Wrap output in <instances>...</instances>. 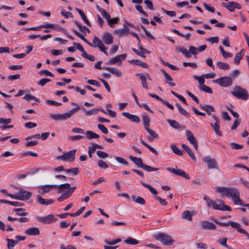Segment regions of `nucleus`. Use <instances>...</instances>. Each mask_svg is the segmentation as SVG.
<instances>
[{
	"instance_id": "1",
	"label": "nucleus",
	"mask_w": 249,
	"mask_h": 249,
	"mask_svg": "<svg viewBox=\"0 0 249 249\" xmlns=\"http://www.w3.org/2000/svg\"><path fill=\"white\" fill-rule=\"evenodd\" d=\"M216 192L222 196L231 197L234 204L248 207L249 210V204H245L243 200L240 198V193L236 188L219 187L216 189Z\"/></svg>"
},
{
	"instance_id": "2",
	"label": "nucleus",
	"mask_w": 249,
	"mask_h": 249,
	"mask_svg": "<svg viewBox=\"0 0 249 249\" xmlns=\"http://www.w3.org/2000/svg\"><path fill=\"white\" fill-rule=\"evenodd\" d=\"M204 199L206 201L208 207H212L214 210H221V211H231V207L224 204L223 200H219V201L221 203L220 204H217L215 201L211 200L209 197L205 196L204 197Z\"/></svg>"
},
{
	"instance_id": "3",
	"label": "nucleus",
	"mask_w": 249,
	"mask_h": 249,
	"mask_svg": "<svg viewBox=\"0 0 249 249\" xmlns=\"http://www.w3.org/2000/svg\"><path fill=\"white\" fill-rule=\"evenodd\" d=\"M81 108V107H80L77 106L76 107L71 109L69 111L65 113L50 114L49 115V117L56 121L65 120L71 118L75 112Z\"/></svg>"
},
{
	"instance_id": "4",
	"label": "nucleus",
	"mask_w": 249,
	"mask_h": 249,
	"mask_svg": "<svg viewBox=\"0 0 249 249\" xmlns=\"http://www.w3.org/2000/svg\"><path fill=\"white\" fill-rule=\"evenodd\" d=\"M231 94L239 99L245 100L249 98L248 91L239 86H236L233 88L231 91Z\"/></svg>"
},
{
	"instance_id": "5",
	"label": "nucleus",
	"mask_w": 249,
	"mask_h": 249,
	"mask_svg": "<svg viewBox=\"0 0 249 249\" xmlns=\"http://www.w3.org/2000/svg\"><path fill=\"white\" fill-rule=\"evenodd\" d=\"M154 238L165 245H172L174 242L171 236L164 232H160L154 235Z\"/></svg>"
},
{
	"instance_id": "6",
	"label": "nucleus",
	"mask_w": 249,
	"mask_h": 249,
	"mask_svg": "<svg viewBox=\"0 0 249 249\" xmlns=\"http://www.w3.org/2000/svg\"><path fill=\"white\" fill-rule=\"evenodd\" d=\"M213 221L216 224L223 227H228L231 226L232 228L237 229L238 232L243 234H247V232L243 229L240 228L241 225L239 223L234 222L230 221L228 222H222L213 219Z\"/></svg>"
},
{
	"instance_id": "7",
	"label": "nucleus",
	"mask_w": 249,
	"mask_h": 249,
	"mask_svg": "<svg viewBox=\"0 0 249 249\" xmlns=\"http://www.w3.org/2000/svg\"><path fill=\"white\" fill-rule=\"evenodd\" d=\"M76 149H73L70 151L61 156H58L56 157L57 160H62L64 161H73L74 160Z\"/></svg>"
},
{
	"instance_id": "8",
	"label": "nucleus",
	"mask_w": 249,
	"mask_h": 249,
	"mask_svg": "<svg viewBox=\"0 0 249 249\" xmlns=\"http://www.w3.org/2000/svg\"><path fill=\"white\" fill-rule=\"evenodd\" d=\"M213 83L218 84L222 87L231 86L232 84V80L230 77L223 76L213 81Z\"/></svg>"
},
{
	"instance_id": "9",
	"label": "nucleus",
	"mask_w": 249,
	"mask_h": 249,
	"mask_svg": "<svg viewBox=\"0 0 249 249\" xmlns=\"http://www.w3.org/2000/svg\"><path fill=\"white\" fill-rule=\"evenodd\" d=\"M91 47H98L100 51L104 54L107 55V52L106 51L107 48L106 47L102 41L96 36L93 37Z\"/></svg>"
},
{
	"instance_id": "10",
	"label": "nucleus",
	"mask_w": 249,
	"mask_h": 249,
	"mask_svg": "<svg viewBox=\"0 0 249 249\" xmlns=\"http://www.w3.org/2000/svg\"><path fill=\"white\" fill-rule=\"evenodd\" d=\"M14 188L20 190V191L18 192V196L19 198V200H27L29 199L32 196L31 192L25 190H22L19 187L14 186Z\"/></svg>"
},
{
	"instance_id": "11",
	"label": "nucleus",
	"mask_w": 249,
	"mask_h": 249,
	"mask_svg": "<svg viewBox=\"0 0 249 249\" xmlns=\"http://www.w3.org/2000/svg\"><path fill=\"white\" fill-rule=\"evenodd\" d=\"M166 170L172 173H174L178 176L182 177L185 178L186 179H189V176L186 173V172L181 169H178L177 167L176 166V168H171V167H168L166 168Z\"/></svg>"
},
{
	"instance_id": "12",
	"label": "nucleus",
	"mask_w": 249,
	"mask_h": 249,
	"mask_svg": "<svg viewBox=\"0 0 249 249\" xmlns=\"http://www.w3.org/2000/svg\"><path fill=\"white\" fill-rule=\"evenodd\" d=\"M222 5L231 12L234 11L235 9H240L241 8L240 4L233 1H230L228 3L222 2Z\"/></svg>"
},
{
	"instance_id": "13",
	"label": "nucleus",
	"mask_w": 249,
	"mask_h": 249,
	"mask_svg": "<svg viewBox=\"0 0 249 249\" xmlns=\"http://www.w3.org/2000/svg\"><path fill=\"white\" fill-rule=\"evenodd\" d=\"M203 161L207 163L208 167L210 169L217 168V162L214 159H211L210 156H207L202 159Z\"/></svg>"
},
{
	"instance_id": "14",
	"label": "nucleus",
	"mask_w": 249,
	"mask_h": 249,
	"mask_svg": "<svg viewBox=\"0 0 249 249\" xmlns=\"http://www.w3.org/2000/svg\"><path fill=\"white\" fill-rule=\"evenodd\" d=\"M126 53L117 55L114 58L110 59L108 64L110 65L117 64L118 65L120 66L122 64V60H124L126 58Z\"/></svg>"
},
{
	"instance_id": "15",
	"label": "nucleus",
	"mask_w": 249,
	"mask_h": 249,
	"mask_svg": "<svg viewBox=\"0 0 249 249\" xmlns=\"http://www.w3.org/2000/svg\"><path fill=\"white\" fill-rule=\"evenodd\" d=\"M202 229L207 230H215L216 229V225L208 221L203 220L200 223Z\"/></svg>"
},
{
	"instance_id": "16",
	"label": "nucleus",
	"mask_w": 249,
	"mask_h": 249,
	"mask_svg": "<svg viewBox=\"0 0 249 249\" xmlns=\"http://www.w3.org/2000/svg\"><path fill=\"white\" fill-rule=\"evenodd\" d=\"M37 220L43 223L50 224L53 221H56L57 219L55 218L53 214H49L45 217H37Z\"/></svg>"
},
{
	"instance_id": "17",
	"label": "nucleus",
	"mask_w": 249,
	"mask_h": 249,
	"mask_svg": "<svg viewBox=\"0 0 249 249\" xmlns=\"http://www.w3.org/2000/svg\"><path fill=\"white\" fill-rule=\"evenodd\" d=\"M56 188H57V185H45L39 188L38 192L40 194L43 195L49 193L52 189Z\"/></svg>"
},
{
	"instance_id": "18",
	"label": "nucleus",
	"mask_w": 249,
	"mask_h": 249,
	"mask_svg": "<svg viewBox=\"0 0 249 249\" xmlns=\"http://www.w3.org/2000/svg\"><path fill=\"white\" fill-rule=\"evenodd\" d=\"M122 114L123 116L126 117L130 121L135 123L138 124L140 122V119L138 116L132 115L126 112H124L122 113Z\"/></svg>"
},
{
	"instance_id": "19",
	"label": "nucleus",
	"mask_w": 249,
	"mask_h": 249,
	"mask_svg": "<svg viewBox=\"0 0 249 249\" xmlns=\"http://www.w3.org/2000/svg\"><path fill=\"white\" fill-rule=\"evenodd\" d=\"M102 39L106 44L110 45L113 43V36L110 33H105L103 35Z\"/></svg>"
},
{
	"instance_id": "20",
	"label": "nucleus",
	"mask_w": 249,
	"mask_h": 249,
	"mask_svg": "<svg viewBox=\"0 0 249 249\" xmlns=\"http://www.w3.org/2000/svg\"><path fill=\"white\" fill-rule=\"evenodd\" d=\"M25 233L29 236L37 235L39 234L40 231L38 228L33 227L26 229Z\"/></svg>"
},
{
	"instance_id": "21",
	"label": "nucleus",
	"mask_w": 249,
	"mask_h": 249,
	"mask_svg": "<svg viewBox=\"0 0 249 249\" xmlns=\"http://www.w3.org/2000/svg\"><path fill=\"white\" fill-rule=\"evenodd\" d=\"M38 202L41 205H49L54 202V200L52 199H46L42 198L40 195L36 196Z\"/></svg>"
},
{
	"instance_id": "22",
	"label": "nucleus",
	"mask_w": 249,
	"mask_h": 249,
	"mask_svg": "<svg viewBox=\"0 0 249 249\" xmlns=\"http://www.w3.org/2000/svg\"><path fill=\"white\" fill-rule=\"evenodd\" d=\"M160 71L164 76L166 80V82L168 83L170 86L175 87L176 84L172 82V81L173 80L172 77L170 76V75H169L164 69H161Z\"/></svg>"
},
{
	"instance_id": "23",
	"label": "nucleus",
	"mask_w": 249,
	"mask_h": 249,
	"mask_svg": "<svg viewBox=\"0 0 249 249\" xmlns=\"http://www.w3.org/2000/svg\"><path fill=\"white\" fill-rule=\"evenodd\" d=\"M183 149L187 153V154L189 155V156L190 157V158L193 160L196 161V156L191 150V149L187 145L185 144H182L181 145Z\"/></svg>"
},
{
	"instance_id": "24",
	"label": "nucleus",
	"mask_w": 249,
	"mask_h": 249,
	"mask_svg": "<svg viewBox=\"0 0 249 249\" xmlns=\"http://www.w3.org/2000/svg\"><path fill=\"white\" fill-rule=\"evenodd\" d=\"M186 135L187 140L191 144H193V143L197 142L195 137L194 136L193 133L190 130H187L186 131Z\"/></svg>"
},
{
	"instance_id": "25",
	"label": "nucleus",
	"mask_w": 249,
	"mask_h": 249,
	"mask_svg": "<svg viewBox=\"0 0 249 249\" xmlns=\"http://www.w3.org/2000/svg\"><path fill=\"white\" fill-rule=\"evenodd\" d=\"M200 107H202L209 115H211L212 112H215L214 108L211 105H200Z\"/></svg>"
},
{
	"instance_id": "26",
	"label": "nucleus",
	"mask_w": 249,
	"mask_h": 249,
	"mask_svg": "<svg viewBox=\"0 0 249 249\" xmlns=\"http://www.w3.org/2000/svg\"><path fill=\"white\" fill-rule=\"evenodd\" d=\"M129 159L132 161L135 164L137 165L138 167L142 168L143 165L142 160L141 158H138L132 156L129 157Z\"/></svg>"
},
{
	"instance_id": "27",
	"label": "nucleus",
	"mask_w": 249,
	"mask_h": 249,
	"mask_svg": "<svg viewBox=\"0 0 249 249\" xmlns=\"http://www.w3.org/2000/svg\"><path fill=\"white\" fill-rule=\"evenodd\" d=\"M96 7L97 9L100 12L101 14L104 18L107 19V20L110 18V15L107 13L105 9L101 7L99 5H96Z\"/></svg>"
},
{
	"instance_id": "28",
	"label": "nucleus",
	"mask_w": 249,
	"mask_h": 249,
	"mask_svg": "<svg viewBox=\"0 0 249 249\" xmlns=\"http://www.w3.org/2000/svg\"><path fill=\"white\" fill-rule=\"evenodd\" d=\"M130 62L132 64L139 66L142 68H147L148 67V65L147 63L140 60L133 59Z\"/></svg>"
},
{
	"instance_id": "29",
	"label": "nucleus",
	"mask_w": 249,
	"mask_h": 249,
	"mask_svg": "<svg viewBox=\"0 0 249 249\" xmlns=\"http://www.w3.org/2000/svg\"><path fill=\"white\" fill-rule=\"evenodd\" d=\"M211 126L213 128L216 134L219 136H222V134L220 131V122L215 123L214 124L211 123Z\"/></svg>"
},
{
	"instance_id": "30",
	"label": "nucleus",
	"mask_w": 249,
	"mask_h": 249,
	"mask_svg": "<svg viewBox=\"0 0 249 249\" xmlns=\"http://www.w3.org/2000/svg\"><path fill=\"white\" fill-rule=\"evenodd\" d=\"M136 75L139 77L140 79L142 82V87L145 89H148V85L146 82V79L145 77L143 75V73H137L136 74Z\"/></svg>"
},
{
	"instance_id": "31",
	"label": "nucleus",
	"mask_w": 249,
	"mask_h": 249,
	"mask_svg": "<svg viewBox=\"0 0 249 249\" xmlns=\"http://www.w3.org/2000/svg\"><path fill=\"white\" fill-rule=\"evenodd\" d=\"M106 69L118 77H120L122 75V72L117 68L107 67Z\"/></svg>"
},
{
	"instance_id": "32",
	"label": "nucleus",
	"mask_w": 249,
	"mask_h": 249,
	"mask_svg": "<svg viewBox=\"0 0 249 249\" xmlns=\"http://www.w3.org/2000/svg\"><path fill=\"white\" fill-rule=\"evenodd\" d=\"M7 247L8 249H13L14 247L18 244V241H16L14 239L7 238Z\"/></svg>"
},
{
	"instance_id": "33",
	"label": "nucleus",
	"mask_w": 249,
	"mask_h": 249,
	"mask_svg": "<svg viewBox=\"0 0 249 249\" xmlns=\"http://www.w3.org/2000/svg\"><path fill=\"white\" fill-rule=\"evenodd\" d=\"M132 200L136 203L144 205L145 204V200L141 196H136L135 195H132L131 196Z\"/></svg>"
},
{
	"instance_id": "34",
	"label": "nucleus",
	"mask_w": 249,
	"mask_h": 249,
	"mask_svg": "<svg viewBox=\"0 0 249 249\" xmlns=\"http://www.w3.org/2000/svg\"><path fill=\"white\" fill-rule=\"evenodd\" d=\"M181 218L183 219H186L189 221H191L192 220V214L189 211L187 210L182 213Z\"/></svg>"
},
{
	"instance_id": "35",
	"label": "nucleus",
	"mask_w": 249,
	"mask_h": 249,
	"mask_svg": "<svg viewBox=\"0 0 249 249\" xmlns=\"http://www.w3.org/2000/svg\"><path fill=\"white\" fill-rule=\"evenodd\" d=\"M76 11L78 12V13L80 15L81 18L84 21L85 23L87 25H88L89 26H91V24L89 22V20L87 19V18L85 13H84V12L82 10H81V9H78V8L76 9Z\"/></svg>"
},
{
	"instance_id": "36",
	"label": "nucleus",
	"mask_w": 249,
	"mask_h": 249,
	"mask_svg": "<svg viewBox=\"0 0 249 249\" xmlns=\"http://www.w3.org/2000/svg\"><path fill=\"white\" fill-rule=\"evenodd\" d=\"M245 50L244 49L242 50L240 52L237 53L235 57H234V63L235 65H238L239 63L240 60L243 57V55L242 54V53H244Z\"/></svg>"
},
{
	"instance_id": "37",
	"label": "nucleus",
	"mask_w": 249,
	"mask_h": 249,
	"mask_svg": "<svg viewBox=\"0 0 249 249\" xmlns=\"http://www.w3.org/2000/svg\"><path fill=\"white\" fill-rule=\"evenodd\" d=\"M70 187V184L68 183H65L62 184L59 186L57 185L58 192L57 193L59 194L62 193L63 190L65 189H69Z\"/></svg>"
},
{
	"instance_id": "38",
	"label": "nucleus",
	"mask_w": 249,
	"mask_h": 249,
	"mask_svg": "<svg viewBox=\"0 0 249 249\" xmlns=\"http://www.w3.org/2000/svg\"><path fill=\"white\" fill-rule=\"evenodd\" d=\"M141 184L146 188L148 189L153 195H157L158 194V192L156 191V190L153 187L151 186L149 184L143 181L141 182Z\"/></svg>"
},
{
	"instance_id": "39",
	"label": "nucleus",
	"mask_w": 249,
	"mask_h": 249,
	"mask_svg": "<svg viewBox=\"0 0 249 249\" xmlns=\"http://www.w3.org/2000/svg\"><path fill=\"white\" fill-rule=\"evenodd\" d=\"M167 122L168 123V124L172 127L175 129H178L181 127V126L180 125L179 123L177 122L176 121L168 119L167 120Z\"/></svg>"
},
{
	"instance_id": "40",
	"label": "nucleus",
	"mask_w": 249,
	"mask_h": 249,
	"mask_svg": "<svg viewBox=\"0 0 249 249\" xmlns=\"http://www.w3.org/2000/svg\"><path fill=\"white\" fill-rule=\"evenodd\" d=\"M87 137L91 140L92 139H97L99 138V135L89 130L86 132Z\"/></svg>"
},
{
	"instance_id": "41",
	"label": "nucleus",
	"mask_w": 249,
	"mask_h": 249,
	"mask_svg": "<svg viewBox=\"0 0 249 249\" xmlns=\"http://www.w3.org/2000/svg\"><path fill=\"white\" fill-rule=\"evenodd\" d=\"M145 129L149 133L152 137H148V139L150 141H153V138H158V135L156 133V132L152 129H150L149 127L146 128Z\"/></svg>"
},
{
	"instance_id": "42",
	"label": "nucleus",
	"mask_w": 249,
	"mask_h": 249,
	"mask_svg": "<svg viewBox=\"0 0 249 249\" xmlns=\"http://www.w3.org/2000/svg\"><path fill=\"white\" fill-rule=\"evenodd\" d=\"M115 33L119 36H123L124 35H127L129 33V30L127 28H124L117 30Z\"/></svg>"
},
{
	"instance_id": "43",
	"label": "nucleus",
	"mask_w": 249,
	"mask_h": 249,
	"mask_svg": "<svg viewBox=\"0 0 249 249\" xmlns=\"http://www.w3.org/2000/svg\"><path fill=\"white\" fill-rule=\"evenodd\" d=\"M176 50L178 52L182 53L186 57L190 58L191 57V54H190L189 50H187L186 49L178 48L176 49Z\"/></svg>"
},
{
	"instance_id": "44",
	"label": "nucleus",
	"mask_w": 249,
	"mask_h": 249,
	"mask_svg": "<svg viewBox=\"0 0 249 249\" xmlns=\"http://www.w3.org/2000/svg\"><path fill=\"white\" fill-rule=\"evenodd\" d=\"M173 152L177 155L181 156L183 155V152L175 144H172L170 146Z\"/></svg>"
},
{
	"instance_id": "45",
	"label": "nucleus",
	"mask_w": 249,
	"mask_h": 249,
	"mask_svg": "<svg viewBox=\"0 0 249 249\" xmlns=\"http://www.w3.org/2000/svg\"><path fill=\"white\" fill-rule=\"evenodd\" d=\"M217 67L220 69L222 70H229L230 68V65L226 63L218 61L216 63Z\"/></svg>"
},
{
	"instance_id": "46",
	"label": "nucleus",
	"mask_w": 249,
	"mask_h": 249,
	"mask_svg": "<svg viewBox=\"0 0 249 249\" xmlns=\"http://www.w3.org/2000/svg\"><path fill=\"white\" fill-rule=\"evenodd\" d=\"M176 106L178 107L179 112L180 113L183 115H184L186 117H189L190 114L188 113L185 109H184L181 105L179 103H177Z\"/></svg>"
},
{
	"instance_id": "47",
	"label": "nucleus",
	"mask_w": 249,
	"mask_h": 249,
	"mask_svg": "<svg viewBox=\"0 0 249 249\" xmlns=\"http://www.w3.org/2000/svg\"><path fill=\"white\" fill-rule=\"evenodd\" d=\"M119 20L120 19L118 17L114 18L112 19L110 18L107 20L108 24L110 27L113 28L114 27V24L118 23Z\"/></svg>"
},
{
	"instance_id": "48",
	"label": "nucleus",
	"mask_w": 249,
	"mask_h": 249,
	"mask_svg": "<svg viewBox=\"0 0 249 249\" xmlns=\"http://www.w3.org/2000/svg\"><path fill=\"white\" fill-rule=\"evenodd\" d=\"M73 31L75 35H76L77 36H78L79 38H80L85 43H86L89 46H92V43L89 42L88 40L82 35L80 34L77 31L74 30H73Z\"/></svg>"
},
{
	"instance_id": "49",
	"label": "nucleus",
	"mask_w": 249,
	"mask_h": 249,
	"mask_svg": "<svg viewBox=\"0 0 249 249\" xmlns=\"http://www.w3.org/2000/svg\"><path fill=\"white\" fill-rule=\"evenodd\" d=\"M142 120L145 128L149 127L150 120L149 117L145 114L142 115Z\"/></svg>"
},
{
	"instance_id": "50",
	"label": "nucleus",
	"mask_w": 249,
	"mask_h": 249,
	"mask_svg": "<svg viewBox=\"0 0 249 249\" xmlns=\"http://www.w3.org/2000/svg\"><path fill=\"white\" fill-rule=\"evenodd\" d=\"M124 242L128 245H135L139 244V241L132 237H129L124 241Z\"/></svg>"
},
{
	"instance_id": "51",
	"label": "nucleus",
	"mask_w": 249,
	"mask_h": 249,
	"mask_svg": "<svg viewBox=\"0 0 249 249\" xmlns=\"http://www.w3.org/2000/svg\"><path fill=\"white\" fill-rule=\"evenodd\" d=\"M74 23L78 27L79 30L82 32H84L85 31H87L88 33H89L90 32V30H89V28H88L87 27L85 26H83L80 23H79L78 22L75 21H74Z\"/></svg>"
},
{
	"instance_id": "52",
	"label": "nucleus",
	"mask_w": 249,
	"mask_h": 249,
	"mask_svg": "<svg viewBox=\"0 0 249 249\" xmlns=\"http://www.w3.org/2000/svg\"><path fill=\"white\" fill-rule=\"evenodd\" d=\"M199 89L200 90L204 91L207 93H209L210 94H212L213 93L212 89L206 85L200 86L199 87Z\"/></svg>"
},
{
	"instance_id": "53",
	"label": "nucleus",
	"mask_w": 249,
	"mask_h": 249,
	"mask_svg": "<svg viewBox=\"0 0 249 249\" xmlns=\"http://www.w3.org/2000/svg\"><path fill=\"white\" fill-rule=\"evenodd\" d=\"M83 109L85 111V112L87 116L96 114L99 111L98 108H93L89 110H85V108H83Z\"/></svg>"
},
{
	"instance_id": "54",
	"label": "nucleus",
	"mask_w": 249,
	"mask_h": 249,
	"mask_svg": "<svg viewBox=\"0 0 249 249\" xmlns=\"http://www.w3.org/2000/svg\"><path fill=\"white\" fill-rule=\"evenodd\" d=\"M65 171L68 173H71L74 175H77L79 173V170L77 167L71 168L69 169L65 170Z\"/></svg>"
},
{
	"instance_id": "55",
	"label": "nucleus",
	"mask_w": 249,
	"mask_h": 249,
	"mask_svg": "<svg viewBox=\"0 0 249 249\" xmlns=\"http://www.w3.org/2000/svg\"><path fill=\"white\" fill-rule=\"evenodd\" d=\"M142 168L147 172L156 171L159 170L157 168L152 167L145 164H143Z\"/></svg>"
},
{
	"instance_id": "56",
	"label": "nucleus",
	"mask_w": 249,
	"mask_h": 249,
	"mask_svg": "<svg viewBox=\"0 0 249 249\" xmlns=\"http://www.w3.org/2000/svg\"><path fill=\"white\" fill-rule=\"evenodd\" d=\"M227 238L226 237L223 238L220 240H219L218 241V242L222 246H223L224 247H226V248L228 249H231V248L227 245Z\"/></svg>"
},
{
	"instance_id": "57",
	"label": "nucleus",
	"mask_w": 249,
	"mask_h": 249,
	"mask_svg": "<svg viewBox=\"0 0 249 249\" xmlns=\"http://www.w3.org/2000/svg\"><path fill=\"white\" fill-rule=\"evenodd\" d=\"M194 78L196 80H198V83L201 85V86H203V85H204V82H205V80H204V78H205V77H204V76H202V75H201L200 77L198 76H197V75H195L194 76Z\"/></svg>"
},
{
	"instance_id": "58",
	"label": "nucleus",
	"mask_w": 249,
	"mask_h": 249,
	"mask_svg": "<svg viewBox=\"0 0 249 249\" xmlns=\"http://www.w3.org/2000/svg\"><path fill=\"white\" fill-rule=\"evenodd\" d=\"M25 210L23 208H18L14 209V211L16 212V214L19 216H26L28 214L27 212L19 213V211H23Z\"/></svg>"
},
{
	"instance_id": "59",
	"label": "nucleus",
	"mask_w": 249,
	"mask_h": 249,
	"mask_svg": "<svg viewBox=\"0 0 249 249\" xmlns=\"http://www.w3.org/2000/svg\"><path fill=\"white\" fill-rule=\"evenodd\" d=\"M39 73L40 75L43 74H45L46 75L49 76L50 77H53L54 74L51 72L47 70H43L39 72Z\"/></svg>"
},
{
	"instance_id": "60",
	"label": "nucleus",
	"mask_w": 249,
	"mask_h": 249,
	"mask_svg": "<svg viewBox=\"0 0 249 249\" xmlns=\"http://www.w3.org/2000/svg\"><path fill=\"white\" fill-rule=\"evenodd\" d=\"M98 165L99 167L103 169H107L108 167V165L104 161L101 160H98Z\"/></svg>"
},
{
	"instance_id": "61",
	"label": "nucleus",
	"mask_w": 249,
	"mask_h": 249,
	"mask_svg": "<svg viewBox=\"0 0 249 249\" xmlns=\"http://www.w3.org/2000/svg\"><path fill=\"white\" fill-rule=\"evenodd\" d=\"M97 155H98V156L99 158H103V159L106 158L108 156L107 153L104 151H100V150H98L97 151Z\"/></svg>"
},
{
	"instance_id": "62",
	"label": "nucleus",
	"mask_w": 249,
	"mask_h": 249,
	"mask_svg": "<svg viewBox=\"0 0 249 249\" xmlns=\"http://www.w3.org/2000/svg\"><path fill=\"white\" fill-rule=\"evenodd\" d=\"M189 52L190 54H193L194 55H196L198 53L197 48L193 46H190L189 47Z\"/></svg>"
},
{
	"instance_id": "63",
	"label": "nucleus",
	"mask_w": 249,
	"mask_h": 249,
	"mask_svg": "<svg viewBox=\"0 0 249 249\" xmlns=\"http://www.w3.org/2000/svg\"><path fill=\"white\" fill-rule=\"evenodd\" d=\"M135 8L137 11H138L140 13L143 14L145 17H148L147 14L143 10L142 7L140 5H136L135 6Z\"/></svg>"
},
{
	"instance_id": "64",
	"label": "nucleus",
	"mask_w": 249,
	"mask_h": 249,
	"mask_svg": "<svg viewBox=\"0 0 249 249\" xmlns=\"http://www.w3.org/2000/svg\"><path fill=\"white\" fill-rule=\"evenodd\" d=\"M60 249H76V248L72 245H69L65 246L64 244H61L60 246Z\"/></svg>"
}]
</instances>
